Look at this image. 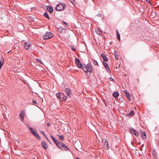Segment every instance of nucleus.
<instances>
[{
    "label": "nucleus",
    "mask_w": 159,
    "mask_h": 159,
    "mask_svg": "<svg viewBox=\"0 0 159 159\" xmlns=\"http://www.w3.org/2000/svg\"><path fill=\"white\" fill-rule=\"evenodd\" d=\"M75 61L76 65L79 68H82L83 70L85 72L89 71L90 73L92 72V67L91 66V64H88L87 66L84 65V66L81 64L79 59L78 58H76Z\"/></svg>",
    "instance_id": "nucleus-1"
},
{
    "label": "nucleus",
    "mask_w": 159,
    "mask_h": 159,
    "mask_svg": "<svg viewBox=\"0 0 159 159\" xmlns=\"http://www.w3.org/2000/svg\"><path fill=\"white\" fill-rule=\"evenodd\" d=\"M66 7V5L64 3H61L57 4L56 7V10L57 11L64 10Z\"/></svg>",
    "instance_id": "nucleus-2"
},
{
    "label": "nucleus",
    "mask_w": 159,
    "mask_h": 159,
    "mask_svg": "<svg viewBox=\"0 0 159 159\" xmlns=\"http://www.w3.org/2000/svg\"><path fill=\"white\" fill-rule=\"evenodd\" d=\"M53 36L52 33L50 32H47L43 35V39H47L52 38Z\"/></svg>",
    "instance_id": "nucleus-3"
},
{
    "label": "nucleus",
    "mask_w": 159,
    "mask_h": 159,
    "mask_svg": "<svg viewBox=\"0 0 159 159\" xmlns=\"http://www.w3.org/2000/svg\"><path fill=\"white\" fill-rule=\"evenodd\" d=\"M31 46V44L29 42L25 43L24 45L25 48L26 50L29 49Z\"/></svg>",
    "instance_id": "nucleus-4"
},
{
    "label": "nucleus",
    "mask_w": 159,
    "mask_h": 159,
    "mask_svg": "<svg viewBox=\"0 0 159 159\" xmlns=\"http://www.w3.org/2000/svg\"><path fill=\"white\" fill-rule=\"evenodd\" d=\"M104 140H105V141H104L105 143H104V147L105 149H108L109 148V147L108 146V142L106 139L104 140Z\"/></svg>",
    "instance_id": "nucleus-5"
},
{
    "label": "nucleus",
    "mask_w": 159,
    "mask_h": 159,
    "mask_svg": "<svg viewBox=\"0 0 159 159\" xmlns=\"http://www.w3.org/2000/svg\"><path fill=\"white\" fill-rule=\"evenodd\" d=\"M130 132L132 134H134L136 136H137L139 135L138 132L134 129H131L130 130Z\"/></svg>",
    "instance_id": "nucleus-6"
},
{
    "label": "nucleus",
    "mask_w": 159,
    "mask_h": 159,
    "mask_svg": "<svg viewBox=\"0 0 159 159\" xmlns=\"http://www.w3.org/2000/svg\"><path fill=\"white\" fill-rule=\"evenodd\" d=\"M64 143L61 142L59 141H58L57 142V143L56 144L57 146V147L60 148H61L62 146L64 145Z\"/></svg>",
    "instance_id": "nucleus-7"
},
{
    "label": "nucleus",
    "mask_w": 159,
    "mask_h": 159,
    "mask_svg": "<svg viewBox=\"0 0 159 159\" xmlns=\"http://www.w3.org/2000/svg\"><path fill=\"white\" fill-rule=\"evenodd\" d=\"M61 149L62 150L68 151L69 150V149L65 144L62 146Z\"/></svg>",
    "instance_id": "nucleus-8"
},
{
    "label": "nucleus",
    "mask_w": 159,
    "mask_h": 159,
    "mask_svg": "<svg viewBox=\"0 0 159 159\" xmlns=\"http://www.w3.org/2000/svg\"><path fill=\"white\" fill-rule=\"evenodd\" d=\"M42 147L45 149H46L48 147L47 143L45 141H43L41 144Z\"/></svg>",
    "instance_id": "nucleus-9"
},
{
    "label": "nucleus",
    "mask_w": 159,
    "mask_h": 159,
    "mask_svg": "<svg viewBox=\"0 0 159 159\" xmlns=\"http://www.w3.org/2000/svg\"><path fill=\"white\" fill-rule=\"evenodd\" d=\"M4 61V58L1 57L0 58V69H1Z\"/></svg>",
    "instance_id": "nucleus-10"
},
{
    "label": "nucleus",
    "mask_w": 159,
    "mask_h": 159,
    "mask_svg": "<svg viewBox=\"0 0 159 159\" xmlns=\"http://www.w3.org/2000/svg\"><path fill=\"white\" fill-rule=\"evenodd\" d=\"M124 93H125V95L128 99V100L129 101H130L131 99L130 98V95L129 93L126 90H125L124 91Z\"/></svg>",
    "instance_id": "nucleus-11"
},
{
    "label": "nucleus",
    "mask_w": 159,
    "mask_h": 159,
    "mask_svg": "<svg viewBox=\"0 0 159 159\" xmlns=\"http://www.w3.org/2000/svg\"><path fill=\"white\" fill-rule=\"evenodd\" d=\"M47 9L50 13H52L53 12V9L51 6L49 7L48 6L47 7Z\"/></svg>",
    "instance_id": "nucleus-12"
},
{
    "label": "nucleus",
    "mask_w": 159,
    "mask_h": 159,
    "mask_svg": "<svg viewBox=\"0 0 159 159\" xmlns=\"http://www.w3.org/2000/svg\"><path fill=\"white\" fill-rule=\"evenodd\" d=\"M101 56L105 61H108L107 58L104 54H101Z\"/></svg>",
    "instance_id": "nucleus-13"
},
{
    "label": "nucleus",
    "mask_w": 159,
    "mask_h": 159,
    "mask_svg": "<svg viewBox=\"0 0 159 159\" xmlns=\"http://www.w3.org/2000/svg\"><path fill=\"white\" fill-rule=\"evenodd\" d=\"M65 91L66 93L68 95H70L71 93L70 89L69 88H66L65 89Z\"/></svg>",
    "instance_id": "nucleus-14"
},
{
    "label": "nucleus",
    "mask_w": 159,
    "mask_h": 159,
    "mask_svg": "<svg viewBox=\"0 0 159 159\" xmlns=\"http://www.w3.org/2000/svg\"><path fill=\"white\" fill-rule=\"evenodd\" d=\"M29 128L31 132L34 135L35 134V133H36L37 132L36 130L35 129H34L33 128L30 127H29Z\"/></svg>",
    "instance_id": "nucleus-15"
},
{
    "label": "nucleus",
    "mask_w": 159,
    "mask_h": 159,
    "mask_svg": "<svg viewBox=\"0 0 159 159\" xmlns=\"http://www.w3.org/2000/svg\"><path fill=\"white\" fill-rule=\"evenodd\" d=\"M25 115V112L23 111H22L19 115V116L22 118L21 121H23V119L24 117V115Z\"/></svg>",
    "instance_id": "nucleus-16"
},
{
    "label": "nucleus",
    "mask_w": 159,
    "mask_h": 159,
    "mask_svg": "<svg viewBox=\"0 0 159 159\" xmlns=\"http://www.w3.org/2000/svg\"><path fill=\"white\" fill-rule=\"evenodd\" d=\"M103 65L106 68V70L108 71H109L110 70L108 67V66L106 62H104Z\"/></svg>",
    "instance_id": "nucleus-17"
},
{
    "label": "nucleus",
    "mask_w": 159,
    "mask_h": 159,
    "mask_svg": "<svg viewBox=\"0 0 159 159\" xmlns=\"http://www.w3.org/2000/svg\"><path fill=\"white\" fill-rule=\"evenodd\" d=\"M119 95L118 92H115L113 93V96L115 98L117 97Z\"/></svg>",
    "instance_id": "nucleus-18"
},
{
    "label": "nucleus",
    "mask_w": 159,
    "mask_h": 159,
    "mask_svg": "<svg viewBox=\"0 0 159 159\" xmlns=\"http://www.w3.org/2000/svg\"><path fill=\"white\" fill-rule=\"evenodd\" d=\"M50 137L51 138L54 143L56 144L57 143V142L58 141L56 139L54 138L52 135H50Z\"/></svg>",
    "instance_id": "nucleus-19"
},
{
    "label": "nucleus",
    "mask_w": 159,
    "mask_h": 159,
    "mask_svg": "<svg viewBox=\"0 0 159 159\" xmlns=\"http://www.w3.org/2000/svg\"><path fill=\"white\" fill-rule=\"evenodd\" d=\"M50 137L51 138L54 143L56 144L57 143V142L58 141L56 139L54 138L52 135H50Z\"/></svg>",
    "instance_id": "nucleus-20"
},
{
    "label": "nucleus",
    "mask_w": 159,
    "mask_h": 159,
    "mask_svg": "<svg viewBox=\"0 0 159 159\" xmlns=\"http://www.w3.org/2000/svg\"><path fill=\"white\" fill-rule=\"evenodd\" d=\"M116 36L117 37V39H118L119 41H120V35L118 31L117 30H116Z\"/></svg>",
    "instance_id": "nucleus-21"
},
{
    "label": "nucleus",
    "mask_w": 159,
    "mask_h": 159,
    "mask_svg": "<svg viewBox=\"0 0 159 159\" xmlns=\"http://www.w3.org/2000/svg\"><path fill=\"white\" fill-rule=\"evenodd\" d=\"M141 136L143 139H145L146 138V134L145 132H142Z\"/></svg>",
    "instance_id": "nucleus-22"
},
{
    "label": "nucleus",
    "mask_w": 159,
    "mask_h": 159,
    "mask_svg": "<svg viewBox=\"0 0 159 159\" xmlns=\"http://www.w3.org/2000/svg\"><path fill=\"white\" fill-rule=\"evenodd\" d=\"M34 135L36 138L38 139L39 140L40 139V137L37 132L35 133V134Z\"/></svg>",
    "instance_id": "nucleus-23"
},
{
    "label": "nucleus",
    "mask_w": 159,
    "mask_h": 159,
    "mask_svg": "<svg viewBox=\"0 0 159 159\" xmlns=\"http://www.w3.org/2000/svg\"><path fill=\"white\" fill-rule=\"evenodd\" d=\"M114 55H115V58L116 60H118V56L117 52L115 50L114 51Z\"/></svg>",
    "instance_id": "nucleus-24"
},
{
    "label": "nucleus",
    "mask_w": 159,
    "mask_h": 159,
    "mask_svg": "<svg viewBox=\"0 0 159 159\" xmlns=\"http://www.w3.org/2000/svg\"><path fill=\"white\" fill-rule=\"evenodd\" d=\"M56 95L57 96V98L58 99H59L60 101H61V96L60 95V93H57L56 94Z\"/></svg>",
    "instance_id": "nucleus-25"
},
{
    "label": "nucleus",
    "mask_w": 159,
    "mask_h": 159,
    "mask_svg": "<svg viewBox=\"0 0 159 159\" xmlns=\"http://www.w3.org/2000/svg\"><path fill=\"white\" fill-rule=\"evenodd\" d=\"M134 114V111L133 110H131L130 111L129 114H128V115H130L131 116H133Z\"/></svg>",
    "instance_id": "nucleus-26"
},
{
    "label": "nucleus",
    "mask_w": 159,
    "mask_h": 159,
    "mask_svg": "<svg viewBox=\"0 0 159 159\" xmlns=\"http://www.w3.org/2000/svg\"><path fill=\"white\" fill-rule=\"evenodd\" d=\"M67 99V97L66 96H64L63 97V98H61V101H65Z\"/></svg>",
    "instance_id": "nucleus-27"
},
{
    "label": "nucleus",
    "mask_w": 159,
    "mask_h": 159,
    "mask_svg": "<svg viewBox=\"0 0 159 159\" xmlns=\"http://www.w3.org/2000/svg\"><path fill=\"white\" fill-rule=\"evenodd\" d=\"M92 62L94 65H98V64L97 61L94 60H92Z\"/></svg>",
    "instance_id": "nucleus-28"
},
{
    "label": "nucleus",
    "mask_w": 159,
    "mask_h": 159,
    "mask_svg": "<svg viewBox=\"0 0 159 159\" xmlns=\"http://www.w3.org/2000/svg\"><path fill=\"white\" fill-rule=\"evenodd\" d=\"M44 15L46 18H48V19H49L48 15L47 13H44Z\"/></svg>",
    "instance_id": "nucleus-29"
},
{
    "label": "nucleus",
    "mask_w": 159,
    "mask_h": 159,
    "mask_svg": "<svg viewBox=\"0 0 159 159\" xmlns=\"http://www.w3.org/2000/svg\"><path fill=\"white\" fill-rule=\"evenodd\" d=\"M58 136L59 137V139L61 140H63L64 139L63 136L62 135H58Z\"/></svg>",
    "instance_id": "nucleus-30"
},
{
    "label": "nucleus",
    "mask_w": 159,
    "mask_h": 159,
    "mask_svg": "<svg viewBox=\"0 0 159 159\" xmlns=\"http://www.w3.org/2000/svg\"><path fill=\"white\" fill-rule=\"evenodd\" d=\"M71 48L73 51H75V50H76L74 46H71Z\"/></svg>",
    "instance_id": "nucleus-31"
},
{
    "label": "nucleus",
    "mask_w": 159,
    "mask_h": 159,
    "mask_svg": "<svg viewBox=\"0 0 159 159\" xmlns=\"http://www.w3.org/2000/svg\"><path fill=\"white\" fill-rule=\"evenodd\" d=\"M62 22L64 23V24L65 25L66 27H67V26H68V24L67 23L64 22V21H63Z\"/></svg>",
    "instance_id": "nucleus-32"
},
{
    "label": "nucleus",
    "mask_w": 159,
    "mask_h": 159,
    "mask_svg": "<svg viewBox=\"0 0 159 159\" xmlns=\"http://www.w3.org/2000/svg\"><path fill=\"white\" fill-rule=\"evenodd\" d=\"M32 103L33 104L35 105L37 104V102L35 100H34L32 101Z\"/></svg>",
    "instance_id": "nucleus-33"
},
{
    "label": "nucleus",
    "mask_w": 159,
    "mask_h": 159,
    "mask_svg": "<svg viewBox=\"0 0 159 159\" xmlns=\"http://www.w3.org/2000/svg\"><path fill=\"white\" fill-rule=\"evenodd\" d=\"M98 30V31L97 32V31H96V33H97V34H100L101 33V32L99 31Z\"/></svg>",
    "instance_id": "nucleus-34"
},
{
    "label": "nucleus",
    "mask_w": 159,
    "mask_h": 159,
    "mask_svg": "<svg viewBox=\"0 0 159 159\" xmlns=\"http://www.w3.org/2000/svg\"><path fill=\"white\" fill-rule=\"evenodd\" d=\"M42 133L43 134V136H44V137H46V135H45V134L44 133V131H41Z\"/></svg>",
    "instance_id": "nucleus-35"
},
{
    "label": "nucleus",
    "mask_w": 159,
    "mask_h": 159,
    "mask_svg": "<svg viewBox=\"0 0 159 159\" xmlns=\"http://www.w3.org/2000/svg\"><path fill=\"white\" fill-rule=\"evenodd\" d=\"M47 125L48 126H50V123H49V122L48 123H47Z\"/></svg>",
    "instance_id": "nucleus-36"
},
{
    "label": "nucleus",
    "mask_w": 159,
    "mask_h": 159,
    "mask_svg": "<svg viewBox=\"0 0 159 159\" xmlns=\"http://www.w3.org/2000/svg\"><path fill=\"white\" fill-rule=\"evenodd\" d=\"M70 2L73 4H74L73 2H74V0H70Z\"/></svg>",
    "instance_id": "nucleus-37"
},
{
    "label": "nucleus",
    "mask_w": 159,
    "mask_h": 159,
    "mask_svg": "<svg viewBox=\"0 0 159 159\" xmlns=\"http://www.w3.org/2000/svg\"><path fill=\"white\" fill-rule=\"evenodd\" d=\"M110 80L111 81H113L114 80L112 78H110Z\"/></svg>",
    "instance_id": "nucleus-38"
},
{
    "label": "nucleus",
    "mask_w": 159,
    "mask_h": 159,
    "mask_svg": "<svg viewBox=\"0 0 159 159\" xmlns=\"http://www.w3.org/2000/svg\"><path fill=\"white\" fill-rule=\"evenodd\" d=\"M38 61V62H40V63H41V62L40 61V60L38 59H36Z\"/></svg>",
    "instance_id": "nucleus-39"
},
{
    "label": "nucleus",
    "mask_w": 159,
    "mask_h": 159,
    "mask_svg": "<svg viewBox=\"0 0 159 159\" xmlns=\"http://www.w3.org/2000/svg\"><path fill=\"white\" fill-rule=\"evenodd\" d=\"M45 137L46 138V139H47V140L48 141H49V139H48L47 138V137L46 136V137Z\"/></svg>",
    "instance_id": "nucleus-40"
},
{
    "label": "nucleus",
    "mask_w": 159,
    "mask_h": 159,
    "mask_svg": "<svg viewBox=\"0 0 159 159\" xmlns=\"http://www.w3.org/2000/svg\"><path fill=\"white\" fill-rule=\"evenodd\" d=\"M101 15V14H98V16H100Z\"/></svg>",
    "instance_id": "nucleus-41"
},
{
    "label": "nucleus",
    "mask_w": 159,
    "mask_h": 159,
    "mask_svg": "<svg viewBox=\"0 0 159 159\" xmlns=\"http://www.w3.org/2000/svg\"><path fill=\"white\" fill-rule=\"evenodd\" d=\"M76 159H80L78 157H77L76 158Z\"/></svg>",
    "instance_id": "nucleus-42"
}]
</instances>
